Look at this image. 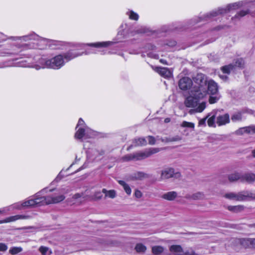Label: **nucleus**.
Returning <instances> with one entry per match:
<instances>
[{
    "mask_svg": "<svg viewBox=\"0 0 255 255\" xmlns=\"http://www.w3.org/2000/svg\"><path fill=\"white\" fill-rule=\"evenodd\" d=\"M148 31V29L145 27H141L139 29L136 30L137 33H146Z\"/></svg>",
    "mask_w": 255,
    "mask_h": 255,
    "instance_id": "nucleus-48",
    "label": "nucleus"
},
{
    "mask_svg": "<svg viewBox=\"0 0 255 255\" xmlns=\"http://www.w3.org/2000/svg\"><path fill=\"white\" fill-rule=\"evenodd\" d=\"M202 197V194L201 193H196L193 194L191 198L193 200H198Z\"/></svg>",
    "mask_w": 255,
    "mask_h": 255,
    "instance_id": "nucleus-44",
    "label": "nucleus"
},
{
    "mask_svg": "<svg viewBox=\"0 0 255 255\" xmlns=\"http://www.w3.org/2000/svg\"><path fill=\"white\" fill-rule=\"evenodd\" d=\"M234 66L232 64L226 65L222 67V71L224 74H229L230 72L233 69Z\"/></svg>",
    "mask_w": 255,
    "mask_h": 255,
    "instance_id": "nucleus-33",
    "label": "nucleus"
},
{
    "mask_svg": "<svg viewBox=\"0 0 255 255\" xmlns=\"http://www.w3.org/2000/svg\"><path fill=\"white\" fill-rule=\"evenodd\" d=\"M46 189V192L42 194L43 201L44 205L51 204H56L63 201L65 197L64 194L65 192L63 189Z\"/></svg>",
    "mask_w": 255,
    "mask_h": 255,
    "instance_id": "nucleus-4",
    "label": "nucleus"
},
{
    "mask_svg": "<svg viewBox=\"0 0 255 255\" xmlns=\"http://www.w3.org/2000/svg\"><path fill=\"white\" fill-rule=\"evenodd\" d=\"M6 212H8L7 211H6V207L2 209H0V214H2Z\"/></svg>",
    "mask_w": 255,
    "mask_h": 255,
    "instance_id": "nucleus-53",
    "label": "nucleus"
},
{
    "mask_svg": "<svg viewBox=\"0 0 255 255\" xmlns=\"http://www.w3.org/2000/svg\"><path fill=\"white\" fill-rule=\"evenodd\" d=\"M210 116V115H208V116H207L206 118H203L201 120H200L199 122V126H205V124H206V120L207 119V118Z\"/></svg>",
    "mask_w": 255,
    "mask_h": 255,
    "instance_id": "nucleus-49",
    "label": "nucleus"
},
{
    "mask_svg": "<svg viewBox=\"0 0 255 255\" xmlns=\"http://www.w3.org/2000/svg\"><path fill=\"white\" fill-rule=\"evenodd\" d=\"M184 255H195V253L192 249L184 252Z\"/></svg>",
    "mask_w": 255,
    "mask_h": 255,
    "instance_id": "nucleus-50",
    "label": "nucleus"
},
{
    "mask_svg": "<svg viewBox=\"0 0 255 255\" xmlns=\"http://www.w3.org/2000/svg\"><path fill=\"white\" fill-rule=\"evenodd\" d=\"M159 151L160 149L158 148H150L144 151L127 154L123 156L122 158L125 161L140 160L147 158L152 154L158 152Z\"/></svg>",
    "mask_w": 255,
    "mask_h": 255,
    "instance_id": "nucleus-5",
    "label": "nucleus"
},
{
    "mask_svg": "<svg viewBox=\"0 0 255 255\" xmlns=\"http://www.w3.org/2000/svg\"><path fill=\"white\" fill-rule=\"evenodd\" d=\"M228 179L230 182H235L238 180L242 181V174L239 172H235L228 175Z\"/></svg>",
    "mask_w": 255,
    "mask_h": 255,
    "instance_id": "nucleus-21",
    "label": "nucleus"
},
{
    "mask_svg": "<svg viewBox=\"0 0 255 255\" xmlns=\"http://www.w3.org/2000/svg\"><path fill=\"white\" fill-rule=\"evenodd\" d=\"M160 62L161 63L163 64L168 65V64L165 60L161 59L160 60Z\"/></svg>",
    "mask_w": 255,
    "mask_h": 255,
    "instance_id": "nucleus-54",
    "label": "nucleus"
},
{
    "mask_svg": "<svg viewBox=\"0 0 255 255\" xmlns=\"http://www.w3.org/2000/svg\"><path fill=\"white\" fill-rule=\"evenodd\" d=\"M102 193L105 194V197L113 199L116 197L117 193L114 190H107L106 189H103Z\"/></svg>",
    "mask_w": 255,
    "mask_h": 255,
    "instance_id": "nucleus-23",
    "label": "nucleus"
},
{
    "mask_svg": "<svg viewBox=\"0 0 255 255\" xmlns=\"http://www.w3.org/2000/svg\"><path fill=\"white\" fill-rule=\"evenodd\" d=\"M46 189L41 190L34 195L33 198L22 202V205L25 208L44 206L42 194L46 192Z\"/></svg>",
    "mask_w": 255,
    "mask_h": 255,
    "instance_id": "nucleus-7",
    "label": "nucleus"
},
{
    "mask_svg": "<svg viewBox=\"0 0 255 255\" xmlns=\"http://www.w3.org/2000/svg\"><path fill=\"white\" fill-rule=\"evenodd\" d=\"M241 243L244 246V244H246L248 245V244L255 246V239H243L241 241Z\"/></svg>",
    "mask_w": 255,
    "mask_h": 255,
    "instance_id": "nucleus-40",
    "label": "nucleus"
},
{
    "mask_svg": "<svg viewBox=\"0 0 255 255\" xmlns=\"http://www.w3.org/2000/svg\"><path fill=\"white\" fill-rule=\"evenodd\" d=\"M76 52L69 51L63 55H58L52 58L41 59L39 61L40 65H35L34 68L37 69L40 68H51L53 69H59L65 64L72 59L82 55Z\"/></svg>",
    "mask_w": 255,
    "mask_h": 255,
    "instance_id": "nucleus-2",
    "label": "nucleus"
},
{
    "mask_svg": "<svg viewBox=\"0 0 255 255\" xmlns=\"http://www.w3.org/2000/svg\"><path fill=\"white\" fill-rule=\"evenodd\" d=\"M177 193L175 191H170L163 194L161 198L168 201H173L177 197Z\"/></svg>",
    "mask_w": 255,
    "mask_h": 255,
    "instance_id": "nucleus-20",
    "label": "nucleus"
},
{
    "mask_svg": "<svg viewBox=\"0 0 255 255\" xmlns=\"http://www.w3.org/2000/svg\"><path fill=\"white\" fill-rule=\"evenodd\" d=\"M252 155L253 156V157H255V149L253 150H252Z\"/></svg>",
    "mask_w": 255,
    "mask_h": 255,
    "instance_id": "nucleus-58",
    "label": "nucleus"
},
{
    "mask_svg": "<svg viewBox=\"0 0 255 255\" xmlns=\"http://www.w3.org/2000/svg\"><path fill=\"white\" fill-rule=\"evenodd\" d=\"M22 251V248L21 247H14L10 249L9 253L12 255H14L20 253Z\"/></svg>",
    "mask_w": 255,
    "mask_h": 255,
    "instance_id": "nucleus-34",
    "label": "nucleus"
},
{
    "mask_svg": "<svg viewBox=\"0 0 255 255\" xmlns=\"http://www.w3.org/2000/svg\"><path fill=\"white\" fill-rule=\"evenodd\" d=\"M249 13V10L248 9L245 10H241L239 12H238L234 17V18H240L242 17L247 14Z\"/></svg>",
    "mask_w": 255,
    "mask_h": 255,
    "instance_id": "nucleus-37",
    "label": "nucleus"
},
{
    "mask_svg": "<svg viewBox=\"0 0 255 255\" xmlns=\"http://www.w3.org/2000/svg\"><path fill=\"white\" fill-rule=\"evenodd\" d=\"M134 196L137 198H140L142 196V193L139 190H136L134 192Z\"/></svg>",
    "mask_w": 255,
    "mask_h": 255,
    "instance_id": "nucleus-52",
    "label": "nucleus"
},
{
    "mask_svg": "<svg viewBox=\"0 0 255 255\" xmlns=\"http://www.w3.org/2000/svg\"><path fill=\"white\" fill-rule=\"evenodd\" d=\"M135 145L142 146L145 145L147 143L146 140L143 137H140L134 139Z\"/></svg>",
    "mask_w": 255,
    "mask_h": 255,
    "instance_id": "nucleus-31",
    "label": "nucleus"
},
{
    "mask_svg": "<svg viewBox=\"0 0 255 255\" xmlns=\"http://www.w3.org/2000/svg\"><path fill=\"white\" fill-rule=\"evenodd\" d=\"M127 13L130 19L137 20L138 19V15L132 10H130Z\"/></svg>",
    "mask_w": 255,
    "mask_h": 255,
    "instance_id": "nucleus-35",
    "label": "nucleus"
},
{
    "mask_svg": "<svg viewBox=\"0 0 255 255\" xmlns=\"http://www.w3.org/2000/svg\"><path fill=\"white\" fill-rule=\"evenodd\" d=\"M254 166L255 167V162L254 164Z\"/></svg>",
    "mask_w": 255,
    "mask_h": 255,
    "instance_id": "nucleus-59",
    "label": "nucleus"
},
{
    "mask_svg": "<svg viewBox=\"0 0 255 255\" xmlns=\"http://www.w3.org/2000/svg\"><path fill=\"white\" fill-rule=\"evenodd\" d=\"M88 192L86 191L85 193H78L74 195L71 202L73 204H79L88 198Z\"/></svg>",
    "mask_w": 255,
    "mask_h": 255,
    "instance_id": "nucleus-10",
    "label": "nucleus"
},
{
    "mask_svg": "<svg viewBox=\"0 0 255 255\" xmlns=\"http://www.w3.org/2000/svg\"><path fill=\"white\" fill-rule=\"evenodd\" d=\"M79 127H83L84 128H88L87 126H85L84 121L81 118H80L79 120V121L78 122V124H77L76 128H79Z\"/></svg>",
    "mask_w": 255,
    "mask_h": 255,
    "instance_id": "nucleus-42",
    "label": "nucleus"
},
{
    "mask_svg": "<svg viewBox=\"0 0 255 255\" xmlns=\"http://www.w3.org/2000/svg\"><path fill=\"white\" fill-rule=\"evenodd\" d=\"M224 197L227 199L236 201H243V198H242V193L241 192L238 193H235L233 192H230L228 193H226Z\"/></svg>",
    "mask_w": 255,
    "mask_h": 255,
    "instance_id": "nucleus-17",
    "label": "nucleus"
},
{
    "mask_svg": "<svg viewBox=\"0 0 255 255\" xmlns=\"http://www.w3.org/2000/svg\"><path fill=\"white\" fill-rule=\"evenodd\" d=\"M29 218V216L17 215L6 218L7 223L14 222L18 220L27 219Z\"/></svg>",
    "mask_w": 255,
    "mask_h": 255,
    "instance_id": "nucleus-22",
    "label": "nucleus"
},
{
    "mask_svg": "<svg viewBox=\"0 0 255 255\" xmlns=\"http://www.w3.org/2000/svg\"><path fill=\"white\" fill-rule=\"evenodd\" d=\"M215 115H213L211 117H210L207 123L209 127H215Z\"/></svg>",
    "mask_w": 255,
    "mask_h": 255,
    "instance_id": "nucleus-38",
    "label": "nucleus"
},
{
    "mask_svg": "<svg viewBox=\"0 0 255 255\" xmlns=\"http://www.w3.org/2000/svg\"><path fill=\"white\" fill-rule=\"evenodd\" d=\"M199 84V82L194 81H179V88L183 91H188L189 93L184 101L186 107L195 108L198 106L197 94Z\"/></svg>",
    "mask_w": 255,
    "mask_h": 255,
    "instance_id": "nucleus-3",
    "label": "nucleus"
},
{
    "mask_svg": "<svg viewBox=\"0 0 255 255\" xmlns=\"http://www.w3.org/2000/svg\"><path fill=\"white\" fill-rule=\"evenodd\" d=\"M170 119L169 118H166L164 120L165 123H168L170 122Z\"/></svg>",
    "mask_w": 255,
    "mask_h": 255,
    "instance_id": "nucleus-57",
    "label": "nucleus"
},
{
    "mask_svg": "<svg viewBox=\"0 0 255 255\" xmlns=\"http://www.w3.org/2000/svg\"><path fill=\"white\" fill-rule=\"evenodd\" d=\"M205 78V75L202 73L198 74L196 77L193 80H204Z\"/></svg>",
    "mask_w": 255,
    "mask_h": 255,
    "instance_id": "nucleus-51",
    "label": "nucleus"
},
{
    "mask_svg": "<svg viewBox=\"0 0 255 255\" xmlns=\"http://www.w3.org/2000/svg\"><path fill=\"white\" fill-rule=\"evenodd\" d=\"M7 246L4 243H0V251L5 252L7 250Z\"/></svg>",
    "mask_w": 255,
    "mask_h": 255,
    "instance_id": "nucleus-47",
    "label": "nucleus"
},
{
    "mask_svg": "<svg viewBox=\"0 0 255 255\" xmlns=\"http://www.w3.org/2000/svg\"><path fill=\"white\" fill-rule=\"evenodd\" d=\"M93 157H90L89 155V157L91 158L92 160L95 161H98L101 159L100 156H102L104 154V152L103 151H99L97 150H94L92 151Z\"/></svg>",
    "mask_w": 255,
    "mask_h": 255,
    "instance_id": "nucleus-24",
    "label": "nucleus"
},
{
    "mask_svg": "<svg viewBox=\"0 0 255 255\" xmlns=\"http://www.w3.org/2000/svg\"><path fill=\"white\" fill-rule=\"evenodd\" d=\"M255 181V174L252 172H248L242 174V182H247L248 183H253Z\"/></svg>",
    "mask_w": 255,
    "mask_h": 255,
    "instance_id": "nucleus-18",
    "label": "nucleus"
},
{
    "mask_svg": "<svg viewBox=\"0 0 255 255\" xmlns=\"http://www.w3.org/2000/svg\"><path fill=\"white\" fill-rule=\"evenodd\" d=\"M239 66H241V63L243 62V60L242 59L239 60Z\"/></svg>",
    "mask_w": 255,
    "mask_h": 255,
    "instance_id": "nucleus-56",
    "label": "nucleus"
},
{
    "mask_svg": "<svg viewBox=\"0 0 255 255\" xmlns=\"http://www.w3.org/2000/svg\"><path fill=\"white\" fill-rule=\"evenodd\" d=\"M115 43V42L113 41L98 42L95 43H87L86 45L96 48H102L108 47Z\"/></svg>",
    "mask_w": 255,
    "mask_h": 255,
    "instance_id": "nucleus-14",
    "label": "nucleus"
},
{
    "mask_svg": "<svg viewBox=\"0 0 255 255\" xmlns=\"http://www.w3.org/2000/svg\"><path fill=\"white\" fill-rule=\"evenodd\" d=\"M245 133L253 134L255 133V126H249L240 128L236 131L238 135H242Z\"/></svg>",
    "mask_w": 255,
    "mask_h": 255,
    "instance_id": "nucleus-13",
    "label": "nucleus"
},
{
    "mask_svg": "<svg viewBox=\"0 0 255 255\" xmlns=\"http://www.w3.org/2000/svg\"><path fill=\"white\" fill-rule=\"evenodd\" d=\"M230 122V116L228 114L219 115L216 119V123L219 126H222L229 124Z\"/></svg>",
    "mask_w": 255,
    "mask_h": 255,
    "instance_id": "nucleus-12",
    "label": "nucleus"
},
{
    "mask_svg": "<svg viewBox=\"0 0 255 255\" xmlns=\"http://www.w3.org/2000/svg\"><path fill=\"white\" fill-rule=\"evenodd\" d=\"M169 251L173 255H184V251L180 245H172Z\"/></svg>",
    "mask_w": 255,
    "mask_h": 255,
    "instance_id": "nucleus-16",
    "label": "nucleus"
},
{
    "mask_svg": "<svg viewBox=\"0 0 255 255\" xmlns=\"http://www.w3.org/2000/svg\"><path fill=\"white\" fill-rule=\"evenodd\" d=\"M24 206L22 205V203H16L6 207V211H9L13 209L21 210L23 209Z\"/></svg>",
    "mask_w": 255,
    "mask_h": 255,
    "instance_id": "nucleus-27",
    "label": "nucleus"
},
{
    "mask_svg": "<svg viewBox=\"0 0 255 255\" xmlns=\"http://www.w3.org/2000/svg\"><path fill=\"white\" fill-rule=\"evenodd\" d=\"M228 210L235 212H238L242 211L244 209V207L242 205L238 206H230L228 208Z\"/></svg>",
    "mask_w": 255,
    "mask_h": 255,
    "instance_id": "nucleus-29",
    "label": "nucleus"
},
{
    "mask_svg": "<svg viewBox=\"0 0 255 255\" xmlns=\"http://www.w3.org/2000/svg\"><path fill=\"white\" fill-rule=\"evenodd\" d=\"M75 133V137L77 139H81L83 137L86 138H92L95 135V131L89 128H78Z\"/></svg>",
    "mask_w": 255,
    "mask_h": 255,
    "instance_id": "nucleus-8",
    "label": "nucleus"
},
{
    "mask_svg": "<svg viewBox=\"0 0 255 255\" xmlns=\"http://www.w3.org/2000/svg\"><path fill=\"white\" fill-rule=\"evenodd\" d=\"M39 251L42 255H50L52 253L48 247L44 246L40 247L39 249Z\"/></svg>",
    "mask_w": 255,
    "mask_h": 255,
    "instance_id": "nucleus-30",
    "label": "nucleus"
},
{
    "mask_svg": "<svg viewBox=\"0 0 255 255\" xmlns=\"http://www.w3.org/2000/svg\"><path fill=\"white\" fill-rule=\"evenodd\" d=\"M180 139H181V138L179 136H176L175 137H173L171 138H167L166 141L167 142H171V141H178V140H180Z\"/></svg>",
    "mask_w": 255,
    "mask_h": 255,
    "instance_id": "nucleus-46",
    "label": "nucleus"
},
{
    "mask_svg": "<svg viewBox=\"0 0 255 255\" xmlns=\"http://www.w3.org/2000/svg\"><path fill=\"white\" fill-rule=\"evenodd\" d=\"M181 127L184 128H194L195 127L194 124L191 122H188L186 121H183L181 124Z\"/></svg>",
    "mask_w": 255,
    "mask_h": 255,
    "instance_id": "nucleus-41",
    "label": "nucleus"
},
{
    "mask_svg": "<svg viewBox=\"0 0 255 255\" xmlns=\"http://www.w3.org/2000/svg\"><path fill=\"white\" fill-rule=\"evenodd\" d=\"M147 177V175L142 172H138L134 174L133 178L135 179H141Z\"/></svg>",
    "mask_w": 255,
    "mask_h": 255,
    "instance_id": "nucleus-39",
    "label": "nucleus"
},
{
    "mask_svg": "<svg viewBox=\"0 0 255 255\" xmlns=\"http://www.w3.org/2000/svg\"><path fill=\"white\" fill-rule=\"evenodd\" d=\"M7 223L6 218L4 220H0V224H3V223Z\"/></svg>",
    "mask_w": 255,
    "mask_h": 255,
    "instance_id": "nucleus-55",
    "label": "nucleus"
},
{
    "mask_svg": "<svg viewBox=\"0 0 255 255\" xmlns=\"http://www.w3.org/2000/svg\"><path fill=\"white\" fill-rule=\"evenodd\" d=\"M242 119V113L241 112H239L236 113H234L231 117V120L233 122H236L238 121H240Z\"/></svg>",
    "mask_w": 255,
    "mask_h": 255,
    "instance_id": "nucleus-28",
    "label": "nucleus"
},
{
    "mask_svg": "<svg viewBox=\"0 0 255 255\" xmlns=\"http://www.w3.org/2000/svg\"><path fill=\"white\" fill-rule=\"evenodd\" d=\"M135 249L138 253H143L146 250V247L141 244H138L136 245Z\"/></svg>",
    "mask_w": 255,
    "mask_h": 255,
    "instance_id": "nucleus-36",
    "label": "nucleus"
},
{
    "mask_svg": "<svg viewBox=\"0 0 255 255\" xmlns=\"http://www.w3.org/2000/svg\"><path fill=\"white\" fill-rule=\"evenodd\" d=\"M102 196H103L102 192L99 191H97L95 193V194L93 196V198L95 199H100L102 197Z\"/></svg>",
    "mask_w": 255,
    "mask_h": 255,
    "instance_id": "nucleus-43",
    "label": "nucleus"
},
{
    "mask_svg": "<svg viewBox=\"0 0 255 255\" xmlns=\"http://www.w3.org/2000/svg\"><path fill=\"white\" fill-rule=\"evenodd\" d=\"M118 182L121 186H123L125 191L128 195H129L131 194V188L127 183H126L123 180H119Z\"/></svg>",
    "mask_w": 255,
    "mask_h": 255,
    "instance_id": "nucleus-26",
    "label": "nucleus"
},
{
    "mask_svg": "<svg viewBox=\"0 0 255 255\" xmlns=\"http://www.w3.org/2000/svg\"><path fill=\"white\" fill-rule=\"evenodd\" d=\"M147 140L148 141V143L149 144L153 145L155 143V139L153 136H148L147 137Z\"/></svg>",
    "mask_w": 255,
    "mask_h": 255,
    "instance_id": "nucleus-45",
    "label": "nucleus"
},
{
    "mask_svg": "<svg viewBox=\"0 0 255 255\" xmlns=\"http://www.w3.org/2000/svg\"><path fill=\"white\" fill-rule=\"evenodd\" d=\"M180 176L179 172H175L172 168H167L163 170L161 173V178L163 179H168L171 177L178 178Z\"/></svg>",
    "mask_w": 255,
    "mask_h": 255,
    "instance_id": "nucleus-9",
    "label": "nucleus"
},
{
    "mask_svg": "<svg viewBox=\"0 0 255 255\" xmlns=\"http://www.w3.org/2000/svg\"><path fill=\"white\" fill-rule=\"evenodd\" d=\"M39 39V37L37 35H31L29 36H24L22 37H16V40L18 41V43H22V42H26L29 40H35ZM40 42L42 44H45L46 45H48L49 47L51 48H55L59 45H60V41H56L54 40L44 38H39Z\"/></svg>",
    "mask_w": 255,
    "mask_h": 255,
    "instance_id": "nucleus-6",
    "label": "nucleus"
},
{
    "mask_svg": "<svg viewBox=\"0 0 255 255\" xmlns=\"http://www.w3.org/2000/svg\"><path fill=\"white\" fill-rule=\"evenodd\" d=\"M163 251V248L161 246H154L152 248V253L155 255L160 254Z\"/></svg>",
    "mask_w": 255,
    "mask_h": 255,
    "instance_id": "nucleus-32",
    "label": "nucleus"
},
{
    "mask_svg": "<svg viewBox=\"0 0 255 255\" xmlns=\"http://www.w3.org/2000/svg\"><path fill=\"white\" fill-rule=\"evenodd\" d=\"M199 82L200 86L198 87L199 92L197 94L198 106L195 111L201 113L204 111L206 106V103L203 101L199 103L201 100L207 95H210L209 102L210 104L216 103L220 99V96L218 94V86L214 81H194Z\"/></svg>",
    "mask_w": 255,
    "mask_h": 255,
    "instance_id": "nucleus-1",
    "label": "nucleus"
},
{
    "mask_svg": "<svg viewBox=\"0 0 255 255\" xmlns=\"http://www.w3.org/2000/svg\"><path fill=\"white\" fill-rule=\"evenodd\" d=\"M8 66H19V67H26L27 66L26 64L25 63L23 60H20L14 63L6 64L4 66H0V68L8 67Z\"/></svg>",
    "mask_w": 255,
    "mask_h": 255,
    "instance_id": "nucleus-25",
    "label": "nucleus"
},
{
    "mask_svg": "<svg viewBox=\"0 0 255 255\" xmlns=\"http://www.w3.org/2000/svg\"><path fill=\"white\" fill-rule=\"evenodd\" d=\"M242 5V4L241 2H236L230 4L227 6V8L225 9H219L218 10V13L220 14H223L225 12H227V11H230L232 10L236 9L240 7Z\"/></svg>",
    "mask_w": 255,
    "mask_h": 255,
    "instance_id": "nucleus-15",
    "label": "nucleus"
},
{
    "mask_svg": "<svg viewBox=\"0 0 255 255\" xmlns=\"http://www.w3.org/2000/svg\"><path fill=\"white\" fill-rule=\"evenodd\" d=\"M152 68L164 78H170L172 76V73L167 68L152 66Z\"/></svg>",
    "mask_w": 255,
    "mask_h": 255,
    "instance_id": "nucleus-11",
    "label": "nucleus"
},
{
    "mask_svg": "<svg viewBox=\"0 0 255 255\" xmlns=\"http://www.w3.org/2000/svg\"><path fill=\"white\" fill-rule=\"evenodd\" d=\"M241 193L243 201L248 199H255V191H242Z\"/></svg>",
    "mask_w": 255,
    "mask_h": 255,
    "instance_id": "nucleus-19",
    "label": "nucleus"
}]
</instances>
